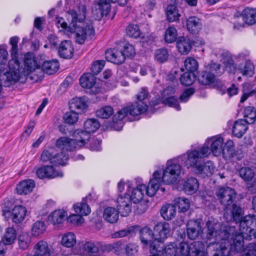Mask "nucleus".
Here are the masks:
<instances>
[{
    "instance_id": "f257e3e1",
    "label": "nucleus",
    "mask_w": 256,
    "mask_h": 256,
    "mask_svg": "<svg viewBox=\"0 0 256 256\" xmlns=\"http://www.w3.org/2000/svg\"><path fill=\"white\" fill-rule=\"evenodd\" d=\"M206 226V238L210 240L208 248L216 249L212 256H227L231 250L239 252L242 250V237L238 236L234 240L230 236L234 233V228L220 226L212 220H208Z\"/></svg>"
},
{
    "instance_id": "f03ea898",
    "label": "nucleus",
    "mask_w": 256,
    "mask_h": 256,
    "mask_svg": "<svg viewBox=\"0 0 256 256\" xmlns=\"http://www.w3.org/2000/svg\"><path fill=\"white\" fill-rule=\"evenodd\" d=\"M149 96L146 88H141L136 96V101L134 103L128 104L113 116V130L118 131L122 129L124 118L128 121H134L136 116L146 112L148 106L145 100Z\"/></svg>"
},
{
    "instance_id": "7ed1b4c3",
    "label": "nucleus",
    "mask_w": 256,
    "mask_h": 256,
    "mask_svg": "<svg viewBox=\"0 0 256 256\" xmlns=\"http://www.w3.org/2000/svg\"><path fill=\"white\" fill-rule=\"evenodd\" d=\"M24 68H20L18 59L13 58L8 62V71L0 69V78L4 82L14 83L26 77L39 68L36 58L32 53L28 52L24 56Z\"/></svg>"
},
{
    "instance_id": "20e7f679",
    "label": "nucleus",
    "mask_w": 256,
    "mask_h": 256,
    "mask_svg": "<svg viewBox=\"0 0 256 256\" xmlns=\"http://www.w3.org/2000/svg\"><path fill=\"white\" fill-rule=\"evenodd\" d=\"M86 12V6L83 4L79 6L78 12L74 10L68 12V18H71L68 32L75 34L76 42L79 44H83L94 33L92 26L84 22Z\"/></svg>"
},
{
    "instance_id": "39448f33",
    "label": "nucleus",
    "mask_w": 256,
    "mask_h": 256,
    "mask_svg": "<svg viewBox=\"0 0 256 256\" xmlns=\"http://www.w3.org/2000/svg\"><path fill=\"white\" fill-rule=\"evenodd\" d=\"M160 182V174L156 170L153 173L152 178L150 180L148 186L139 184L132 190L130 196H129L131 202L134 204L141 202L146 194L150 197L154 196L158 190Z\"/></svg>"
},
{
    "instance_id": "423d86ee",
    "label": "nucleus",
    "mask_w": 256,
    "mask_h": 256,
    "mask_svg": "<svg viewBox=\"0 0 256 256\" xmlns=\"http://www.w3.org/2000/svg\"><path fill=\"white\" fill-rule=\"evenodd\" d=\"M210 154V149L204 144L200 150H190L178 157L181 164L187 168H194L196 170L202 162V159Z\"/></svg>"
},
{
    "instance_id": "0eeeda50",
    "label": "nucleus",
    "mask_w": 256,
    "mask_h": 256,
    "mask_svg": "<svg viewBox=\"0 0 256 256\" xmlns=\"http://www.w3.org/2000/svg\"><path fill=\"white\" fill-rule=\"evenodd\" d=\"M220 226H228L234 228V233L230 234L232 238L234 240L236 239L238 236H240L242 239L250 240L252 239V236L254 238L256 237L254 232V228L256 230V216L254 215L248 214L242 218L239 224V232L236 231L234 226H231L228 224H221Z\"/></svg>"
},
{
    "instance_id": "6e6552de",
    "label": "nucleus",
    "mask_w": 256,
    "mask_h": 256,
    "mask_svg": "<svg viewBox=\"0 0 256 256\" xmlns=\"http://www.w3.org/2000/svg\"><path fill=\"white\" fill-rule=\"evenodd\" d=\"M180 162V161L178 160V157L168 160L162 176L160 172L158 170L160 174L161 182L166 184H170L178 180L182 171Z\"/></svg>"
},
{
    "instance_id": "1a4fd4ad",
    "label": "nucleus",
    "mask_w": 256,
    "mask_h": 256,
    "mask_svg": "<svg viewBox=\"0 0 256 256\" xmlns=\"http://www.w3.org/2000/svg\"><path fill=\"white\" fill-rule=\"evenodd\" d=\"M112 250L110 244L87 242L80 247L78 254L90 256H107Z\"/></svg>"
},
{
    "instance_id": "9d476101",
    "label": "nucleus",
    "mask_w": 256,
    "mask_h": 256,
    "mask_svg": "<svg viewBox=\"0 0 256 256\" xmlns=\"http://www.w3.org/2000/svg\"><path fill=\"white\" fill-rule=\"evenodd\" d=\"M177 256H207L205 246L201 242H182L178 246Z\"/></svg>"
},
{
    "instance_id": "9b49d317",
    "label": "nucleus",
    "mask_w": 256,
    "mask_h": 256,
    "mask_svg": "<svg viewBox=\"0 0 256 256\" xmlns=\"http://www.w3.org/2000/svg\"><path fill=\"white\" fill-rule=\"evenodd\" d=\"M100 126V122L94 118H90L85 121L84 123V131L77 130L74 132V136L79 142L78 144L84 146L90 140V133L95 132Z\"/></svg>"
},
{
    "instance_id": "f8f14e48",
    "label": "nucleus",
    "mask_w": 256,
    "mask_h": 256,
    "mask_svg": "<svg viewBox=\"0 0 256 256\" xmlns=\"http://www.w3.org/2000/svg\"><path fill=\"white\" fill-rule=\"evenodd\" d=\"M116 210L113 208V223L116 222L118 218V214L122 216H126L132 212V202L128 195L119 196L116 201Z\"/></svg>"
},
{
    "instance_id": "ddd939ff",
    "label": "nucleus",
    "mask_w": 256,
    "mask_h": 256,
    "mask_svg": "<svg viewBox=\"0 0 256 256\" xmlns=\"http://www.w3.org/2000/svg\"><path fill=\"white\" fill-rule=\"evenodd\" d=\"M74 140L69 138L62 136L58 138L56 143V148H58L60 151L66 152L68 151H73L78 148H82L78 144V142L76 138L74 136Z\"/></svg>"
},
{
    "instance_id": "4468645a",
    "label": "nucleus",
    "mask_w": 256,
    "mask_h": 256,
    "mask_svg": "<svg viewBox=\"0 0 256 256\" xmlns=\"http://www.w3.org/2000/svg\"><path fill=\"white\" fill-rule=\"evenodd\" d=\"M216 195L220 203L226 206L231 204L236 197L234 190L229 187L220 188Z\"/></svg>"
},
{
    "instance_id": "2eb2a0df",
    "label": "nucleus",
    "mask_w": 256,
    "mask_h": 256,
    "mask_svg": "<svg viewBox=\"0 0 256 256\" xmlns=\"http://www.w3.org/2000/svg\"><path fill=\"white\" fill-rule=\"evenodd\" d=\"M112 0H99L98 4L92 8V16L96 20H100L107 15L111 8Z\"/></svg>"
},
{
    "instance_id": "dca6fc26",
    "label": "nucleus",
    "mask_w": 256,
    "mask_h": 256,
    "mask_svg": "<svg viewBox=\"0 0 256 256\" xmlns=\"http://www.w3.org/2000/svg\"><path fill=\"white\" fill-rule=\"evenodd\" d=\"M10 212L12 221L18 224L21 223L26 218L28 214V210L25 206L22 205H16L12 208Z\"/></svg>"
},
{
    "instance_id": "f3484780",
    "label": "nucleus",
    "mask_w": 256,
    "mask_h": 256,
    "mask_svg": "<svg viewBox=\"0 0 256 256\" xmlns=\"http://www.w3.org/2000/svg\"><path fill=\"white\" fill-rule=\"evenodd\" d=\"M202 232L200 224L197 220H190L186 225L188 237L190 240L196 238Z\"/></svg>"
},
{
    "instance_id": "a211bd4d",
    "label": "nucleus",
    "mask_w": 256,
    "mask_h": 256,
    "mask_svg": "<svg viewBox=\"0 0 256 256\" xmlns=\"http://www.w3.org/2000/svg\"><path fill=\"white\" fill-rule=\"evenodd\" d=\"M36 176L40 178H52L56 176H62V172L56 171L52 166H46L39 168L36 172Z\"/></svg>"
},
{
    "instance_id": "6ab92c4d",
    "label": "nucleus",
    "mask_w": 256,
    "mask_h": 256,
    "mask_svg": "<svg viewBox=\"0 0 256 256\" xmlns=\"http://www.w3.org/2000/svg\"><path fill=\"white\" fill-rule=\"evenodd\" d=\"M222 62L224 66L226 71L233 74L238 72V65L237 66L234 62L232 54L228 52H224L222 54Z\"/></svg>"
},
{
    "instance_id": "aec40b11",
    "label": "nucleus",
    "mask_w": 256,
    "mask_h": 256,
    "mask_svg": "<svg viewBox=\"0 0 256 256\" xmlns=\"http://www.w3.org/2000/svg\"><path fill=\"white\" fill-rule=\"evenodd\" d=\"M240 12L243 21L248 26H252L256 22V10L252 8H246Z\"/></svg>"
},
{
    "instance_id": "412c9836",
    "label": "nucleus",
    "mask_w": 256,
    "mask_h": 256,
    "mask_svg": "<svg viewBox=\"0 0 256 256\" xmlns=\"http://www.w3.org/2000/svg\"><path fill=\"white\" fill-rule=\"evenodd\" d=\"M115 45L118 46V48H122L126 58H132L136 54L134 46L128 42H126L124 39H121L115 42Z\"/></svg>"
},
{
    "instance_id": "4be33fe9",
    "label": "nucleus",
    "mask_w": 256,
    "mask_h": 256,
    "mask_svg": "<svg viewBox=\"0 0 256 256\" xmlns=\"http://www.w3.org/2000/svg\"><path fill=\"white\" fill-rule=\"evenodd\" d=\"M74 48L69 40L62 41L59 46L58 52L60 56L64 58H71L74 54Z\"/></svg>"
},
{
    "instance_id": "5701e85b",
    "label": "nucleus",
    "mask_w": 256,
    "mask_h": 256,
    "mask_svg": "<svg viewBox=\"0 0 256 256\" xmlns=\"http://www.w3.org/2000/svg\"><path fill=\"white\" fill-rule=\"evenodd\" d=\"M176 47L180 53L187 54L192 49V42L188 37L180 36L176 42Z\"/></svg>"
},
{
    "instance_id": "b1692460",
    "label": "nucleus",
    "mask_w": 256,
    "mask_h": 256,
    "mask_svg": "<svg viewBox=\"0 0 256 256\" xmlns=\"http://www.w3.org/2000/svg\"><path fill=\"white\" fill-rule=\"evenodd\" d=\"M199 188V184L196 178H190L182 182V189L188 194L195 193Z\"/></svg>"
},
{
    "instance_id": "393cba45",
    "label": "nucleus",
    "mask_w": 256,
    "mask_h": 256,
    "mask_svg": "<svg viewBox=\"0 0 256 256\" xmlns=\"http://www.w3.org/2000/svg\"><path fill=\"white\" fill-rule=\"evenodd\" d=\"M170 227L168 222H160L158 223L154 227V231L158 233L157 238L159 240H164L170 234Z\"/></svg>"
},
{
    "instance_id": "a878e982",
    "label": "nucleus",
    "mask_w": 256,
    "mask_h": 256,
    "mask_svg": "<svg viewBox=\"0 0 256 256\" xmlns=\"http://www.w3.org/2000/svg\"><path fill=\"white\" fill-rule=\"evenodd\" d=\"M34 250L33 256H50L52 254V250L48 244L44 240H40L36 244Z\"/></svg>"
},
{
    "instance_id": "bb28decb",
    "label": "nucleus",
    "mask_w": 256,
    "mask_h": 256,
    "mask_svg": "<svg viewBox=\"0 0 256 256\" xmlns=\"http://www.w3.org/2000/svg\"><path fill=\"white\" fill-rule=\"evenodd\" d=\"M16 238V230L12 227H8L5 230L0 242L6 246L12 245L14 242Z\"/></svg>"
},
{
    "instance_id": "cd10ccee",
    "label": "nucleus",
    "mask_w": 256,
    "mask_h": 256,
    "mask_svg": "<svg viewBox=\"0 0 256 256\" xmlns=\"http://www.w3.org/2000/svg\"><path fill=\"white\" fill-rule=\"evenodd\" d=\"M34 187V182L32 180H24L16 186V190L19 194H26L31 192Z\"/></svg>"
},
{
    "instance_id": "c85d7f7f",
    "label": "nucleus",
    "mask_w": 256,
    "mask_h": 256,
    "mask_svg": "<svg viewBox=\"0 0 256 256\" xmlns=\"http://www.w3.org/2000/svg\"><path fill=\"white\" fill-rule=\"evenodd\" d=\"M72 109L76 110L80 112H83L88 108L87 100L86 98H76L72 99L70 104Z\"/></svg>"
},
{
    "instance_id": "c756f323",
    "label": "nucleus",
    "mask_w": 256,
    "mask_h": 256,
    "mask_svg": "<svg viewBox=\"0 0 256 256\" xmlns=\"http://www.w3.org/2000/svg\"><path fill=\"white\" fill-rule=\"evenodd\" d=\"M154 234L150 228L144 226L140 230V238L141 242L146 246L154 239Z\"/></svg>"
},
{
    "instance_id": "7c9ffc66",
    "label": "nucleus",
    "mask_w": 256,
    "mask_h": 256,
    "mask_svg": "<svg viewBox=\"0 0 256 256\" xmlns=\"http://www.w3.org/2000/svg\"><path fill=\"white\" fill-rule=\"evenodd\" d=\"M66 212L62 210H58L52 212L48 216L49 221L53 224H62L67 218Z\"/></svg>"
},
{
    "instance_id": "2f4dec72",
    "label": "nucleus",
    "mask_w": 256,
    "mask_h": 256,
    "mask_svg": "<svg viewBox=\"0 0 256 256\" xmlns=\"http://www.w3.org/2000/svg\"><path fill=\"white\" fill-rule=\"evenodd\" d=\"M86 199L87 197L82 198L80 202L74 204L73 208L76 213L81 216H88L90 214L91 210L86 204Z\"/></svg>"
},
{
    "instance_id": "473e14b6",
    "label": "nucleus",
    "mask_w": 256,
    "mask_h": 256,
    "mask_svg": "<svg viewBox=\"0 0 256 256\" xmlns=\"http://www.w3.org/2000/svg\"><path fill=\"white\" fill-rule=\"evenodd\" d=\"M210 140L211 150L212 154L216 156H219L222 152L223 153V139L222 138H210L208 139V141Z\"/></svg>"
},
{
    "instance_id": "72a5a7b5",
    "label": "nucleus",
    "mask_w": 256,
    "mask_h": 256,
    "mask_svg": "<svg viewBox=\"0 0 256 256\" xmlns=\"http://www.w3.org/2000/svg\"><path fill=\"white\" fill-rule=\"evenodd\" d=\"M248 128V124L243 120L236 121L232 128L233 134L237 138H241Z\"/></svg>"
},
{
    "instance_id": "f704fd0d",
    "label": "nucleus",
    "mask_w": 256,
    "mask_h": 256,
    "mask_svg": "<svg viewBox=\"0 0 256 256\" xmlns=\"http://www.w3.org/2000/svg\"><path fill=\"white\" fill-rule=\"evenodd\" d=\"M95 76L90 74L86 73L84 74L80 79V82L82 88H92L96 83Z\"/></svg>"
},
{
    "instance_id": "c9c22d12",
    "label": "nucleus",
    "mask_w": 256,
    "mask_h": 256,
    "mask_svg": "<svg viewBox=\"0 0 256 256\" xmlns=\"http://www.w3.org/2000/svg\"><path fill=\"white\" fill-rule=\"evenodd\" d=\"M200 20L196 16H190L186 20V27L189 32L195 33L200 28Z\"/></svg>"
},
{
    "instance_id": "e433bc0d",
    "label": "nucleus",
    "mask_w": 256,
    "mask_h": 256,
    "mask_svg": "<svg viewBox=\"0 0 256 256\" xmlns=\"http://www.w3.org/2000/svg\"><path fill=\"white\" fill-rule=\"evenodd\" d=\"M176 213V207L172 204L165 205L160 210L161 216L166 220H170L173 218Z\"/></svg>"
},
{
    "instance_id": "4c0bfd02",
    "label": "nucleus",
    "mask_w": 256,
    "mask_h": 256,
    "mask_svg": "<svg viewBox=\"0 0 256 256\" xmlns=\"http://www.w3.org/2000/svg\"><path fill=\"white\" fill-rule=\"evenodd\" d=\"M59 64L57 60L46 61L42 65V70L46 74H52L58 69Z\"/></svg>"
},
{
    "instance_id": "58836bf2",
    "label": "nucleus",
    "mask_w": 256,
    "mask_h": 256,
    "mask_svg": "<svg viewBox=\"0 0 256 256\" xmlns=\"http://www.w3.org/2000/svg\"><path fill=\"white\" fill-rule=\"evenodd\" d=\"M215 76L209 72H202L198 76V82L203 85H210L214 82Z\"/></svg>"
},
{
    "instance_id": "ea45409f",
    "label": "nucleus",
    "mask_w": 256,
    "mask_h": 256,
    "mask_svg": "<svg viewBox=\"0 0 256 256\" xmlns=\"http://www.w3.org/2000/svg\"><path fill=\"white\" fill-rule=\"evenodd\" d=\"M76 242V236L74 233L68 232L66 233L62 237L61 244L67 248L74 246Z\"/></svg>"
},
{
    "instance_id": "a19ab883",
    "label": "nucleus",
    "mask_w": 256,
    "mask_h": 256,
    "mask_svg": "<svg viewBox=\"0 0 256 256\" xmlns=\"http://www.w3.org/2000/svg\"><path fill=\"white\" fill-rule=\"evenodd\" d=\"M244 116L245 122L247 124H254L256 119V111L252 106L246 107L244 111Z\"/></svg>"
},
{
    "instance_id": "79ce46f5",
    "label": "nucleus",
    "mask_w": 256,
    "mask_h": 256,
    "mask_svg": "<svg viewBox=\"0 0 256 256\" xmlns=\"http://www.w3.org/2000/svg\"><path fill=\"white\" fill-rule=\"evenodd\" d=\"M196 170L199 174H203L206 176H210L214 170V166L211 162H207L204 165L202 162Z\"/></svg>"
},
{
    "instance_id": "37998d69",
    "label": "nucleus",
    "mask_w": 256,
    "mask_h": 256,
    "mask_svg": "<svg viewBox=\"0 0 256 256\" xmlns=\"http://www.w3.org/2000/svg\"><path fill=\"white\" fill-rule=\"evenodd\" d=\"M240 12L236 11L232 18L231 22L233 24V28L236 30H240L245 27L246 24L242 20Z\"/></svg>"
},
{
    "instance_id": "c03bdc74",
    "label": "nucleus",
    "mask_w": 256,
    "mask_h": 256,
    "mask_svg": "<svg viewBox=\"0 0 256 256\" xmlns=\"http://www.w3.org/2000/svg\"><path fill=\"white\" fill-rule=\"evenodd\" d=\"M240 176L245 181H250L254 178V172L250 168L242 167L238 170Z\"/></svg>"
},
{
    "instance_id": "a18cd8bd",
    "label": "nucleus",
    "mask_w": 256,
    "mask_h": 256,
    "mask_svg": "<svg viewBox=\"0 0 256 256\" xmlns=\"http://www.w3.org/2000/svg\"><path fill=\"white\" fill-rule=\"evenodd\" d=\"M178 36L177 30L174 26L166 28L164 33V40L167 43H172L176 41Z\"/></svg>"
},
{
    "instance_id": "49530a36",
    "label": "nucleus",
    "mask_w": 256,
    "mask_h": 256,
    "mask_svg": "<svg viewBox=\"0 0 256 256\" xmlns=\"http://www.w3.org/2000/svg\"><path fill=\"white\" fill-rule=\"evenodd\" d=\"M52 164L64 166L68 160V156L66 152L60 151L52 156Z\"/></svg>"
},
{
    "instance_id": "de8ad7c7",
    "label": "nucleus",
    "mask_w": 256,
    "mask_h": 256,
    "mask_svg": "<svg viewBox=\"0 0 256 256\" xmlns=\"http://www.w3.org/2000/svg\"><path fill=\"white\" fill-rule=\"evenodd\" d=\"M254 68V65L250 60H246L245 64L243 68L240 64L238 65V72L243 76L252 75L253 74Z\"/></svg>"
},
{
    "instance_id": "09e8293b",
    "label": "nucleus",
    "mask_w": 256,
    "mask_h": 256,
    "mask_svg": "<svg viewBox=\"0 0 256 256\" xmlns=\"http://www.w3.org/2000/svg\"><path fill=\"white\" fill-rule=\"evenodd\" d=\"M164 256H177L178 246L175 242H170L166 245L162 251Z\"/></svg>"
},
{
    "instance_id": "8fccbe9b",
    "label": "nucleus",
    "mask_w": 256,
    "mask_h": 256,
    "mask_svg": "<svg viewBox=\"0 0 256 256\" xmlns=\"http://www.w3.org/2000/svg\"><path fill=\"white\" fill-rule=\"evenodd\" d=\"M46 226L44 222H36L33 225L32 229V235L35 236H39L46 231Z\"/></svg>"
},
{
    "instance_id": "3c124183",
    "label": "nucleus",
    "mask_w": 256,
    "mask_h": 256,
    "mask_svg": "<svg viewBox=\"0 0 256 256\" xmlns=\"http://www.w3.org/2000/svg\"><path fill=\"white\" fill-rule=\"evenodd\" d=\"M30 237L27 233H22L18 238V244L21 249L26 250L30 243Z\"/></svg>"
},
{
    "instance_id": "603ef678",
    "label": "nucleus",
    "mask_w": 256,
    "mask_h": 256,
    "mask_svg": "<svg viewBox=\"0 0 256 256\" xmlns=\"http://www.w3.org/2000/svg\"><path fill=\"white\" fill-rule=\"evenodd\" d=\"M116 52H113V63L120 64H122L126 60V56L122 50V48H118V46L115 45Z\"/></svg>"
},
{
    "instance_id": "864d4df0",
    "label": "nucleus",
    "mask_w": 256,
    "mask_h": 256,
    "mask_svg": "<svg viewBox=\"0 0 256 256\" xmlns=\"http://www.w3.org/2000/svg\"><path fill=\"white\" fill-rule=\"evenodd\" d=\"M196 80L195 74L192 72H186L183 74L180 78L182 84L184 86H188L193 84Z\"/></svg>"
},
{
    "instance_id": "5fc2aeb1",
    "label": "nucleus",
    "mask_w": 256,
    "mask_h": 256,
    "mask_svg": "<svg viewBox=\"0 0 256 256\" xmlns=\"http://www.w3.org/2000/svg\"><path fill=\"white\" fill-rule=\"evenodd\" d=\"M174 204L181 212L187 210L190 206L189 200L184 198H178L174 200Z\"/></svg>"
},
{
    "instance_id": "6e6d98bb",
    "label": "nucleus",
    "mask_w": 256,
    "mask_h": 256,
    "mask_svg": "<svg viewBox=\"0 0 256 256\" xmlns=\"http://www.w3.org/2000/svg\"><path fill=\"white\" fill-rule=\"evenodd\" d=\"M166 16L170 22H174L178 19L180 14L176 6L169 5L166 8Z\"/></svg>"
},
{
    "instance_id": "4d7b16f0",
    "label": "nucleus",
    "mask_w": 256,
    "mask_h": 256,
    "mask_svg": "<svg viewBox=\"0 0 256 256\" xmlns=\"http://www.w3.org/2000/svg\"><path fill=\"white\" fill-rule=\"evenodd\" d=\"M232 218L236 222H240L242 220V216L243 214V210L242 208L236 204H233L232 206Z\"/></svg>"
},
{
    "instance_id": "13d9d810",
    "label": "nucleus",
    "mask_w": 256,
    "mask_h": 256,
    "mask_svg": "<svg viewBox=\"0 0 256 256\" xmlns=\"http://www.w3.org/2000/svg\"><path fill=\"white\" fill-rule=\"evenodd\" d=\"M126 34L130 37L136 38H138L141 32L138 26L136 24H130L126 29Z\"/></svg>"
},
{
    "instance_id": "bf43d9fd",
    "label": "nucleus",
    "mask_w": 256,
    "mask_h": 256,
    "mask_svg": "<svg viewBox=\"0 0 256 256\" xmlns=\"http://www.w3.org/2000/svg\"><path fill=\"white\" fill-rule=\"evenodd\" d=\"M184 67L186 70L190 72H193L197 70L198 68V63L194 58H188L184 62Z\"/></svg>"
},
{
    "instance_id": "052dcab7",
    "label": "nucleus",
    "mask_w": 256,
    "mask_h": 256,
    "mask_svg": "<svg viewBox=\"0 0 256 256\" xmlns=\"http://www.w3.org/2000/svg\"><path fill=\"white\" fill-rule=\"evenodd\" d=\"M162 241V240H159L157 238H154L148 244L150 253L152 254H157L156 253L162 252V250L160 249V244Z\"/></svg>"
},
{
    "instance_id": "680f3d73",
    "label": "nucleus",
    "mask_w": 256,
    "mask_h": 256,
    "mask_svg": "<svg viewBox=\"0 0 256 256\" xmlns=\"http://www.w3.org/2000/svg\"><path fill=\"white\" fill-rule=\"evenodd\" d=\"M168 53L166 48H160L156 50L154 52V58L156 60L162 63L164 62L168 59Z\"/></svg>"
},
{
    "instance_id": "e2e57ef3",
    "label": "nucleus",
    "mask_w": 256,
    "mask_h": 256,
    "mask_svg": "<svg viewBox=\"0 0 256 256\" xmlns=\"http://www.w3.org/2000/svg\"><path fill=\"white\" fill-rule=\"evenodd\" d=\"M78 119V115L77 112L73 110L66 112L64 115V120L68 124H72L76 123Z\"/></svg>"
},
{
    "instance_id": "0e129e2a",
    "label": "nucleus",
    "mask_w": 256,
    "mask_h": 256,
    "mask_svg": "<svg viewBox=\"0 0 256 256\" xmlns=\"http://www.w3.org/2000/svg\"><path fill=\"white\" fill-rule=\"evenodd\" d=\"M243 252V256H256V245L254 243H250L244 248L242 240V250L238 252Z\"/></svg>"
},
{
    "instance_id": "69168bd1",
    "label": "nucleus",
    "mask_w": 256,
    "mask_h": 256,
    "mask_svg": "<svg viewBox=\"0 0 256 256\" xmlns=\"http://www.w3.org/2000/svg\"><path fill=\"white\" fill-rule=\"evenodd\" d=\"M112 115V108L104 107L96 112V116L101 118H108Z\"/></svg>"
},
{
    "instance_id": "338daca9",
    "label": "nucleus",
    "mask_w": 256,
    "mask_h": 256,
    "mask_svg": "<svg viewBox=\"0 0 256 256\" xmlns=\"http://www.w3.org/2000/svg\"><path fill=\"white\" fill-rule=\"evenodd\" d=\"M164 103L168 105L169 106L174 108L177 110H180V106L178 104V100L176 99L174 96H170L168 98H166L164 100Z\"/></svg>"
},
{
    "instance_id": "774afa93",
    "label": "nucleus",
    "mask_w": 256,
    "mask_h": 256,
    "mask_svg": "<svg viewBox=\"0 0 256 256\" xmlns=\"http://www.w3.org/2000/svg\"><path fill=\"white\" fill-rule=\"evenodd\" d=\"M105 62L102 60H96L94 62L91 67V70L93 75L98 74L103 68Z\"/></svg>"
}]
</instances>
